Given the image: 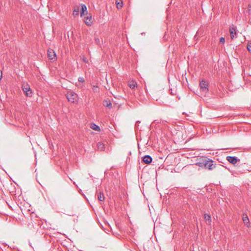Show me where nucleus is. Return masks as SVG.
Listing matches in <instances>:
<instances>
[{
	"mask_svg": "<svg viewBox=\"0 0 251 251\" xmlns=\"http://www.w3.org/2000/svg\"><path fill=\"white\" fill-rule=\"evenodd\" d=\"M79 9L78 7H76V8H75L73 12V15L74 16H78L79 14Z\"/></svg>",
	"mask_w": 251,
	"mask_h": 251,
	"instance_id": "obj_17",
	"label": "nucleus"
},
{
	"mask_svg": "<svg viewBox=\"0 0 251 251\" xmlns=\"http://www.w3.org/2000/svg\"><path fill=\"white\" fill-rule=\"evenodd\" d=\"M247 12L249 14L251 15V5L249 4L247 7Z\"/></svg>",
	"mask_w": 251,
	"mask_h": 251,
	"instance_id": "obj_20",
	"label": "nucleus"
},
{
	"mask_svg": "<svg viewBox=\"0 0 251 251\" xmlns=\"http://www.w3.org/2000/svg\"><path fill=\"white\" fill-rule=\"evenodd\" d=\"M98 198L100 201H103L105 199V197L104 196L103 193L101 192H100L99 193Z\"/></svg>",
	"mask_w": 251,
	"mask_h": 251,
	"instance_id": "obj_16",
	"label": "nucleus"
},
{
	"mask_svg": "<svg viewBox=\"0 0 251 251\" xmlns=\"http://www.w3.org/2000/svg\"><path fill=\"white\" fill-rule=\"evenodd\" d=\"M247 50L249 52H251V44H248L247 45Z\"/></svg>",
	"mask_w": 251,
	"mask_h": 251,
	"instance_id": "obj_22",
	"label": "nucleus"
},
{
	"mask_svg": "<svg viewBox=\"0 0 251 251\" xmlns=\"http://www.w3.org/2000/svg\"><path fill=\"white\" fill-rule=\"evenodd\" d=\"M84 22L88 26L91 25L93 23L92 15L89 14L86 17H84Z\"/></svg>",
	"mask_w": 251,
	"mask_h": 251,
	"instance_id": "obj_6",
	"label": "nucleus"
},
{
	"mask_svg": "<svg viewBox=\"0 0 251 251\" xmlns=\"http://www.w3.org/2000/svg\"><path fill=\"white\" fill-rule=\"evenodd\" d=\"M116 5H117V8L118 9H120L123 6V2L121 1V0H120V1H116Z\"/></svg>",
	"mask_w": 251,
	"mask_h": 251,
	"instance_id": "obj_18",
	"label": "nucleus"
},
{
	"mask_svg": "<svg viewBox=\"0 0 251 251\" xmlns=\"http://www.w3.org/2000/svg\"><path fill=\"white\" fill-rule=\"evenodd\" d=\"M204 218L207 224H210L211 222V217L210 215L207 214H204Z\"/></svg>",
	"mask_w": 251,
	"mask_h": 251,
	"instance_id": "obj_12",
	"label": "nucleus"
},
{
	"mask_svg": "<svg viewBox=\"0 0 251 251\" xmlns=\"http://www.w3.org/2000/svg\"><path fill=\"white\" fill-rule=\"evenodd\" d=\"M226 160L230 163L232 164H235L238 161H240L239 159L236 156H228L226 157Z\"/></svg>",
	"mask_w": 251,
	"mask_h": 251,
	"instance_id": "obj_8",
	"label": "nucleus"
},
{
	"mask_svg": "<svg viewBox=\"0 0 251 251\" xmlns=\"http://www.w3.org/2000/svg\"><path fill=\"white\" fill-rule=\"evenodd\" d=\"M90 127L93 130L97 131H99L100 130V127L98 126L95 124L94 123L91 124Z\"/></svg>",
	"mask_w": 251,
	"mask_h": 251,
	"instance_id": "obj_13",
	"label": "nucleus"
},
{
	"mask_svg": "<svg viewBox=\"0 0 251 251\" xmlns=\"http://www.w3.org/2000/svg\"><path fill=\"white\" fill-rule=\"evenodd\" d=\"M103 105L105 107H109L111 105V103L109 101L105 100L103 101Z\"/></svg>",
	"mask_w": 251,
	"mask_h": 251,
	"instance_id": "obj_19",
	"label": "nucleus"
},
{
	"mask_svg": "<svg viewBox=\"0 0 251 251\" xmlns=\"http://www.w3.org/2000/svg\"><path fill=\"white\" fill-rule=\"evenodd\" d=\"M97 147H98V150H99L100 151H102L104 150V149H105L104 145L103 143H102L101 142H99L97 144Z\"/></svg>",
	"mask_w": 251,
	"mask_h": 251,
	"instance_id": "obj_14",
	"label": "nucleus"
},
{
	"mask_svg": "<svg viewBox=\"0 0 251 251\" xmlns=\"http://www.w3.org/2000/svg\"><path fill=\"white\" fill-rule=\"evenodd\" d=\"M93 90L94 92H98V87L97 86H94L93 87Z\"/></svg>",
	"mask_w": 251,
	"mask_h": 251,
	"instance_id": "obj_23",
	"label": "nucleus"
},
{
	"mask_svg": "<svg viewBox=\"0 0 251 251\" xmlns=\"http://www.w3.org/2000/svg\"><path fill=\"white\" fill-rule=\"evenodd\" d=\"M95 41H96V42L97 43V44H99L100 43V40L99 39L97 38V39H95Z\"/></svg>",
	"mask_w": 251,
	"mask_h": 251,
	"instance_id": "obj_25",
	"label": "nucleus"
},
{
	"mask_svg": "<svg viewBox=\"0 0 251 251\" xmlns=\"http://www.w3.org/2000/svg\"><path fill=\"white\" fill-rule=\"evenodd\" d=\"M225 38H224V37H221V38H220V43H225Z\"/></svg>",
	"mask_w": 251,
	"mask_h": 251,
	"instance_id": "obj_24",
	"label": "nucleus"
},
{
	"mask_svg": "<svg viewBox=\"0 0 251 251\" xmlns=\"http://www.w3.org/2000/svg\"><path fill=\"white\" fill-rule=\"evenodd\" d=\"M83 61L84 62H86V63H87V62H88V60H87L86 59V58H85V57H84V58H83Z\"/></svg>",
	"mask_w": 251,
	"mask_h": 251,
	"instance_id": "obj_26",
	"label": "nucleus"
},
{
	"mask_svg": "<svg viewBox=\"0 0 251 251\" xmlns=\"http://www.w3.org/2000/svg\"><path fill=\"white\" fill-rule=\"evenodd\" d=\"M48 57L50 60H52L54 61L56 60V55L55 51L51 49H49L47 50Z\"/></svg>",
	"mask_w": 251,
	"mask_h": 251,
	"instance_id": "obj_4",
	"label": "nucleus"
},
{
	"mask_svg": "<svg viewBox=\"0 0 251 251\" xmlns=\"http://www.w3.org/2000/svg\"><path fill=\"white\" fill-rule=\"evenodd\" d=\"M202 163L206 169H207L209 170H213L217 166V164H214V161L211 159L203 160Z\"/></svg>",
	"mask_w": 251,
	"mask_h": 251,
	"instance_id": "obj_1",
	"label": "nucleus"
},
{
	"mask_svg": "<svg viewBox=\"0 0 251 251\" xmlns=\"http://www.w3.org/2000/svg\"><path fill=\"white\" fill-rule=\"evenodd\" d=\"M66 95L68 100L72 103H74L77 98V95L73 91H68Z\"/></svg>",
	"mask_w": 251,
	"mask_h": 251,
	"instance_id": "obj_3",
	"label": "nucleus"
},
{
	"mask_svg": "<svg viewBox=\"0 0 251 251\" xmlns=\"http://www.w3.org/2000/svg\"><path fill=\"white\" fill-rule=\"evenodd\" d=\"M165 122H166V121H162V123H161V124H165Z\"/></svg>",
	"mask_w": 251,
	"mask_h": 251,
	"instance_id": "obj_28",
	"label": "nucleus"
},
{
	"mask_svg": "<svg viewBox=\"0 0 251 251\" xmlns=\"http://www.w3.org/2000/svg\"><path fill=\"white\" fill-rule=\"evenodd\" d=\"M129 87L132 89H134L137 86V83L134 81H131L128 82Z\"/></svg>",
	"mask_w": 251,
	"mask_h": 251,
	"instance_id": "obj_15",
	"label": "nucleus"
},
{
	"mask_svg": "<svg viewBox=\"0 0 251 251\" xmlns=\"http://www.w3.org/2000/svg\"><path fill=\"white\" fill-rule=\"evenodd\" d=\"M78 80L80 82H84L85 81V79L82 77H79L78 79Z\"/></svg>",
	"mask_w": 251,
	"mask_h": 251,
	"instance_id": "obj_21",
	"label": "nucleus"
},
{
	"mask_svg": "<svg viewBox=\"0 0 251 251\" xmlns=\"http://www.w3.org/2000/svg\"><path fill=\"white\" fill-rule=\"evenodd\" d=\"M81 6L80 16L82 17L84 15L85 12L87 11V7L84 4H81Z\"/></svg>",
	"mask_w": 251,
	"mask_h": 251,
	"instance_id": "obj_11",
	"label": "nucleus"
},
{
	"mask_svg": "<svg viewBox=\"0 0 251 251\" xmlns=\"http://www.w3.org/2000/svg\"><path fill=\"white\" fill-rule=\"evenodd\" d=\"M153 123H159V122H158V121H157V120H154V121H153Z\"/></svg>",
	"mask_w": 251,
	"mask_h": 251,
	"instance_id": "obj_27",
	"label": "nucleus"
},
{
	"mask_svg": "<svg viewBox=\"0 0 251 251\" xmlns=\"http://www.w3.org/2000/svg\"><path fill=\"white\" fill-rule=\"evenodd\" d=\"M200 87L201 91L203 93L206 94L209 91L208 83L204 79L200 81Z\"/></svg>",
	"mask_w": 251,
	"mask_h": 251,
	"instance_id": "obj_2",
	"label": "nucleus"
},
{
	"mask_svg": "<svg viewBox=\"0 0 251 251\" xmlns=\"http://www.w3.org/2000/svg\"><path fill=\"white\" fill-rule=\"evenodd\" d=\"M22 89L27 97H31L32 96V92L28 84H24L22 86Z\"/></svg>",
	"mask_w": 251,
	"mask_h": 251,
	"instance_id": "obj_5",
	"label": "nucleus"
},
{
	"mask_svg": "<svg viewBox=\"0 0 251 251\" xmlns=\"http://www.w3.org/2000/svg\"><path fill=\"white\" fill-rule=\"evenodd\" d=\"M243 221L244 223L247 225V227L250 226V220L247 215H244L243 217Z\"/></svg>",
	"mask_w": 251,
	"mask_h": 251,
	"instance_id": "obj_10",
	"label": "nucleus"
},
{
	"mask_svg": "<svg viewBox=\"0 0 251 251\" xmlns=\"http://www.w3.org/2000/svg\"><path fill=\"white\" fill-rule=\"evenodd\" d=\"M143 161L147 164L151 163L152 161V158L150 155H145L143 157Z\"/></svg>",
	"mask_w": 251,
	"mask_h": 251,
	"instance_id": "obj_9",
	"label": "nucleus"
},
{
	"mask_svg": "<svg viewBox=\"0 0 251 251\" xmlns=\"http://www.w3.org/2000/svg\"><path fill=\"white\" fill-rule=\"evenodd\" d=\"M236 28L233 25L230 26L229 31L231 39L232 40H233L236 35Z\"/></svg>",
	"mask_w": 251,
	"mask_h": 251,
	"instance_id": "obj_7",
	"label": "nucleus"
}]
</instances>
